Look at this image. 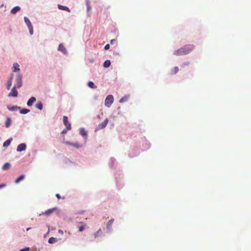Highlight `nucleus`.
Listing matches in <instances>:
<instances>
[{
  "label": "nucleus",
  "instance_id": "nucleus-2",
  "mask_svg": "<svg viewBox=\"0 0 251 251\" xmlns=\"http://www.w3.org/2000/svg\"><path fill=\"white\" fill-rule=\"evenodd\" d=\"M114 101L113 96L111 95H108L105 100V105L107 107H110Z\"/></svg>",
  "mask_w": 251,
  "mask_h": 251
},
{
  "label": "nucleus",
  "instance_id": "nucleus-11",
  "mask_svg": "<svg viewBox=\"0 0 251 251\" xmlns=\"http://www.w3.org/2000/svg\"><path fill=\"white\" fill-rule=\"evenodd\" d=\"M13 75H11L10 76L8 80L7 81V84H6V88L8 90H9L11 85H12V82L13 80Z\"/></svg>",
  "mask_w": 251,
  "mask_h": 251
},
{
  "label": "nucleus",
  "instance_id": "nucleus-5",
  "mask_svg": "<svg viewBox=\"0 0 251 251\" xmlns=\"http://www.w3.org/2000/svg\"><path fill=\"white\" fill-rule=\"evenodd\" d=\"M108 123V119L107 118H106L103 122H102L96 128V130H98L104 128L106 126Z\"/></svg>",
  "mask_w": 251,
  "mask_h": 251
},
{
  "label": "nucleus",
  "instance_id": "nucleus-13",
  "mask_svg": "<svg viewBox=\"0 0 251 251\" xmlns=\"http://www.w3.org/2000/svg\"><path fill=\"white\" fill-rule=\"evenodd\" d=\"M179 71V68L178 67H175L172 68L170 71V74L174 75L176 74Z\"/></svg>",
  "mask_w": 251,
  "mask_h": 251
},
{
  "label": "nucleus",
  "instance_id": "nucleus-17",
  "mask_svg": "<svg viewBox=\"0 0 251 251\" xmlns=\"http://www.w3.org/2000/svg\"><path fill=\"white\" fill-rule=\"evenodd\" d=\"M102 234V232L101 229H99L94 234L95 238H96L100 236H101Z\"/></svg>",
  "mask_w": 251,
  "mask_h": 251
},
{
  "label": "nucleus",
  "instance_id": "nucleus-38",
  "mask_svg": "<svg viewBox=\"0 0 251 251\" xmlns=\"http://www.w3.org/2000/svg\"><path fill=\"white\" fill-rule=\"evenodd\" d=\"M6 186V185L5 184H0V189L4 188Z\"/></svg>",
  "mask_w": 251,
  "mask_h": 251
},
{
  "label": "nucleus",
  "instance_id": "nucleus-16",
  "mask_svg": "<svg viewBox=\"0 0 251 251\" xmlns=\"http://www.w3.org/2000/svg\"><path fill=\"white\" fill-rule=\"evenodd\" d=\"M21 8L19 6H15L11 10V13L13 14H16L17 12L19 11Z\"/></svg>",
  "mask_w": 251,
  "mask_h": 251
},
{
  "label": "nucleus",
  "instance_id": "nucleus-20",
  "mask_svg": "<svg viewBox=\"0 0 251 251\" xmlns=\"http://www.w3.org/2000/svg\"><path fill=\"white\" fill-rule=\"evenodd\" d=\"M19 65L16 63L13 64V72L19 71L20 70Z\"/></svg>",
  "mask_w": 251,
  "mask_h": 251
},
{
  "label": "nucleus",
  "instance_id": "nucleus-24",
  "mask_svg": "<svg viewBox=\"0 0 251 251\" xmlns=\"http://www.w3.org/2000/svg\"><path fill=\"white\" fill-rule=\"evenodd\" d=\"M111 64L110 61L109 60H107L104 61L103 63V67L104 68H108L110 66Z\"/></svg>",
  "mask_w": 251,
  "mask_h": 251
},
{
  "label": "nucleus",
  "instance_id": "nucleus-39",
  "mask_svg": "<svg viewBox=\"0 0 251 251\" xmlns=\"http://www.w3.org/2000/svg\"><path fill=\"white\" fill-rule=\"evenodd\" d=\"M58 233L60 234L61 235L63 234V231L62 230L59 229L58 230Z\"/></svg>",
  "mask_w": 251,
  "mask_h": 251
},
{
  "label": "nucleus",
  "instance_id": "nucleus-12",
  "mask_svg": "<svg viewBox=\"0 0 251 251\" xmlns=\"http://www.w3.org/2000/svg\"><path fill=\"white\" fill-rule=\"evenodd\" d=\"M66 144L67 145H70V146H71L76 149H78L79 148H80L81 147V145H79L78 143H71V142H66Z\"/></svg>",
  "mask_w": 251,
  "mask_h": 251
},
{
  "label": "nucleus",
  "instance_id": "nucleus-18",
  "mask_svg": "<svg viewBox=\"0 0 251 251\" xmlns=\"http://www.w3.org/2000/svg\"><path fill=\"white\" fill-rule=\"evenodd\" d=\"M25 176L24 175H21L15 180V183H19L21 180H23L25 178Z\"/></svg>",
  "mask_w": 251,
  "mask_h": 251
},
{
  "label": "nucleus",
  "instance_id": "nucleus-14",
  "mask_svg": "<svg viewBox=\"0 0 251 251\" xmlns=\"http://www.w3.org/2000/svg\"><path fill=\"white\" fill-rule=\"evenodd\" d=\"M58 50L64 53H66V50L62 44H60L58 47Z\"/></svg>",
  "mask_w": 251,
  "mask_h": 251
},
{
  "label": "nucleus",
  "instance_id": "nucleus-15",
  "mask_svg": "<svg viewBox=\"0 0 251 251\" xmlns=\"http://www.w3.org/2000/svg\"><path fill=\"white\" fill-rule=\"evenodd\" d=\"M58 8L60 10H65L69 12L71 11L70 9L67 6H63L60 4L58 5Z\"/></svg>",
  "mask_w": 251,
  "mask_h": 251
},
{
  "label": "nucleus",
  "instance_id": "nucleus-32",
  "mask_svg": "<svg viewBox=\"0 0 251 251\" xmlns=\"http://www.w3.org/2000/svg\"><path fill=\"white\" fill-rule=\"evenodd\" d=\"M86 225L84 224V225L80 226L79 227V231L81 232L85 228Z\"/></svg>",
  "mask_w": 251,
  "mask_h": 251
},
{
  "label": "nucleus",
  "instance_id": "nucleus-33",
  "mask_svg": "<svg viewBox=\"0 0 251 251\" xmlns=\"http://www.w3.org/2000/svg\"><path fill=\"white\" fill-rule=\"evenodd\" d=\"M86 6H87V10L88 11L90 10L91 7V6L90 5V3H89V1H87V2H86Z\"/></svg>",
  "mask_w": 251,
  "mask_h": 251
},
{
  "label": "nucleus",
  "instance_id": "nucleus-26",
  "mask_svg": "<svg viewBox=\"0 0 251 251\" xmlns=\"http://www.w3.org/2000/svg\"><path fill=\"white\" fill-rule=\"evenodd\" d=\"M11 140H12V139H11V140L8 139V140H6L3 144V147H7L10 145Z\"/></svg>",
  "mask_w": 251,
  "mask_h": 251
},
{
  "label": "nucleus",
  "instance_id": "nucleus-42",
  "mask_svg": "<svg viewBox=\"0 0 251 251\" xmlns=\"http://www.w3.org/2000/svg\"><path fill=\"white\" fill-rule=\"evenodd\" d=\"M91 61L92 62H93V60H91Z\"/></svg>",
  "mask_w": 251,
  "mask_h": 251
},
{
  "label": "nucleus",
  "instance_id": "nucleus-21",
  "mask_svg": "<svg viewBox=\"0 0 251 251\" xmlns=\"http://www.w3.org/2000/svg\"><path fill=\"white\" fill-rule=\"evenodd\" d=\"M10 168V164L9 163H5L2 167L3 170H7Z\"/></svg>",
  "mask_w": 251,
  "mask_h": 251
},
{
  "label": "nucleus",
  "instance_id": "nucleus-34",
  "mask_svg": "<svg viewBox=\"0 0 251 251\" xmlns=\"http://www.w3.org/2000/svg\"><path fill=\"white\" fill-rule=\"evenodd\" d=\"M20 251H29V248H25L24 249L21 250Z\"/></svg>",
  "mask_w": 251,
  "mask_h": 251
},
{
  "label": "nucleus",
  "instance_id": "nucleus-7",
  "mask_svg": "<svg viewBox=\"0 0 251 251\" xmlns=\"http://www.w3.org/2000/svg\"><path fill=\"white\" fill-rule=\"evenodd\" d=\"M63 124L66 126L67 130H71V125L70 123H69L68 119L67 116H63Z\"/></svg>",
  "mask_w": 251,
  "mask_h": 251
},
{
  "label": "nucleus",
  "instance_id": "nucleus-25",
  "mask_svg": "<svg viewBox=\"0 0 251 251\" xmlns=\"http://www.w3.org/2000/svg\"><path fill=\"white\" fill-rule=\"evenodd\" d=\"M11 124V120L10 118H7L5 122V126L8 127Z\"/></svg>",
  "mask_w": 251,
  "mask_h": 251
},
{
  "label": "nucleus",
  "instance_id": "nucleus-31",
  "mask_svg": "<svg viewBox=\"0 0 251 251\" xmlns=\"http://www.w3.org/2000/svg\"><path fill=\"white\" fill-rule=\"evenodd\" d=\"M29 111H30V110L29 109L24 108V109H22L20 111V113L22 114H25L28 113Z\"/></svg>",
  "mask_w": 251,
  "mask_h": 251
},
{
  "label": "nucleus",
  "instance_id": "nucleus-29",
  "mask_svg": "<svg viewBox=\"0 0 251 251\" xmlns=\"http://www.w3.org/2000/svg\"><path fill=\"white\" fill-rule=\"evenodd\" d=\"M20 107H18L17 106H12V107H8V110H10V111H16L18 109H20Z\"/></svg>",
  "mask_w": 251,
  "mask_h": 251
},
{
  "label": "nucleus",
  "instance_id": "nucleus-28",
  "mask_svg": "<svg viewBox=\"0 0 251 251\" xmlns=\"http://www.w3.org/2000/svg\"><path fill=\"white\" fill-rule=\"evenodd\" d=\"M56 241H57L56 239L55 238H54V237H51L50 238L49 240H48L49 243H50V244L54 243H55Z\"/></svg>",
  "mask_w": 251,
  "mask_h": 251
},
{
  "label": "nucleus",
  "instance_id": "nucleus-6",
  "mask_svg": "<svg viewBox=\"0 0 251 251\" xmlns=\"http://www.w3.org/2000/svg\"><path fill=\"white\" fill-rule=\"evenodd\" d=\"M17 87L14 86L13 88L11 89V92L8 94V96L10 97H17L18 96V91L16 90V89Z\"/></svg>",
  "mask_w": 251,
  "mask_h": 251
},
{
  "label": "nucleus",
  "instance_id": "nucleus-9",
  "mask_svg": "<svg viewBox=\"0 0 251 251\" xmlns=\"http://www.w3.org/2000/svg\"><path fill=\"white\" fill-rule=\"evenodd\" d=\"M36 99L34 97H31L27 102V105L28 106H31L33 105V103L35 102Z\"/></svg>",
  "mask_w": 251,
  "mask_h": 251
},
{
  "label": "nucleus",
  "instance_id": "nucleus-23",
  "mask_svg": "<svg viewBox=\"0 0 251 251\" xmlns=\"http://www.w3.org/2000/svg\"><path fill=\"white\" fill-rule=\"evenodd\" d=\"M128 99V96H125L123 97H122L120 100V101L119 102L120 103H123V102H126L127 100Z\"/></svg>",
  "mask_w": 251,
  "mask_h": 251
},
{
  "label": "nucleus",
  "instance_id": "nucleus-30",
  "mask_svg": "<svg viewBox=\"0 0 251 251\" xmlns=\"http://www.w3.org/2000/svg\"><path fill=\"white\" fill-rule=\"evenodd\" d=\"M88 86L91 88H96L97 87V86L95 85L94 83L92 81L88 82Z\"/></svg>",
  "mask_w": 251,
  "mask_h": 251
},
{
  "label": "nucleus",
  "instance_id": "nucleus-10",
  "mask_svg": "<svg viewBox=\"0 0 251 251\" xmlns=\"http://www.w3.org/2000/svg\"><path fill=\"white\" fill-rule=\"evenodd\" d=\"M55 209V208L49 209L47 210H46L45 212H43L42 214H41L40 215H45L46 216H49L51 213H52V212H53V211Z\"/></svg>",
  "mask_w": 251,
  "mask_h": 251
},
{
  "label": "nucleus",
  "instance_id": "nucleus-8",
  "mask_svg": "<svg viewBox=\"0 0 251 251\" xmlns=\"http://www.w3.org/2000/svg\"><path fill=\"white\" fill-rule=\"evenodd\" d=\"M26 145L24 143H22L19 145L17 148V151L18 152H21L24 151L26 149Z\"/></svg>",
  "mask_w": 251,
  "mask_h": 251
},
{
  "label": "nucleus",
  "instance_id": "nucleus-27",
  "mask_svg": "<svg viewBox=\"0 0 251 251\" xmlns=\"http://www.w3.org/2000/svg\"><path fill=\"white\" fill-rule=\"evenodd\" d=\"M80 134L82 136L86 137L87 135V132L84 129L82 128L80 130Z\"/></svg>",
  "mask_w": 251,
  "mask_h": 251
},
{
  "label": "nucleus",
  "instance_id": "nucleus-40",
  "mask_svg": "<svg viewBox=\"0 0 251 251\" xmlns=\"http://www.w3.org/2000/svg\"><path fill=\"white\" fill-rule=\"evenodd\" d=\"M56 197L58 199H60L61 198V196H60V195L59 194H56Z\"/></svg>",
  "mask_w": 251,
  "mask_h": 251
},
{
  "label": "nucleus",
  "instance_id": "nucleus-35",
  "mask_svg": "<svg viewBox=\"0 0 251 251\" xmlns=\"http://www.w3.org/2000/svg\"><path fill=\"white\" fill-rule=\"evenodd\" d=\"M110 48V46L109 44H106L105 46H104V50H108Z\"/></svg>",
  "mask_w": 251,
  "mask_h": 251
},
{
  "label": "nucleus",
  "instance_id": "nucleus-22",
  "mask_svg": "<svg viewBox=\"0 0 251 251\" xmlns=\"http://www.w3.org/2000/svg\"><path fill=\"white\" fill-rule=\"evenodd\" d=\"M114 219H111L110 220H109L107 224V228L108 229H110V228L111 227V226L113 223V222H114Z\"/></svg>",
  "mask_w": 251,
  "mask_h": 251
},
{
  "label": "nucleus",
  "instance_id": "nucleus-3",
  "mask_svg": "<svg viewBox=\"0 0 251 251\" xmlns=\"http://www.w3.org/2000/svg\"><path fill=\"white\" fill-rule=\"evenodd\" d=\"M24 20L25 24L28 26L30 35H32L33 34V27L30 20L26 17H24Z\"/></svg>",
  "mask_w": 251,
  "mask_h": 251
},
{
  "label": "nucleus",
  "instance_id": "nucleus-1",
  "mask_svg": "<svg viewBox=\"0 0 251 251\" xmlns=\"http://www.w3.org/2000/svg\"><path fill=\"white\" fill-rule=\"evenodd\" d=\"M194 48V47L193 45H187L175 50L174 54L177 56L185 55L192 51Z\"/></svg>",
  "mask_w": 251,
  "mask_h": 251
},
{
  "label": "nucleus",
  "instance_id": "nucleus-4",
  "mask_svg": "<svg viewBox=\"0 0 251 251\" xmlns=\"http://www.w3.org/2000/svg\"><path fill=\"white\" fill-rule=\"evenodd\" d=\"M22 76L21 75L18 74L16 77V84L14 85L17 88H20L22 85Z\"/></svg>",
  "mask_w": 251,
  "mask_h": 251
},
{
  "label": "nucleus",
  "instance_id": "nucleus-37",
  "mask_svg": "<svg viewBox=\"0 0 251 251\" xmlns=\"http://www.w3.org/2000/svg\"><path fill=\"white\" fill-rule=\"evenodd\" d=\"M115 42H116V40H115V39H112V40L110 41V44H111V45L114 44Z\"/></svg>",
  "mask_w": 251,
  "mask_h": 251
},
{
  "label": "nucleus",
  "instance_id": "nucleus-41",
  "mask_svg": "<svg viewBox=\"0 0 251 251\" xmlns=\"http://www.w3.org/2000/svg\"><path fill=\"white\" fill-rule=\"evenodd\" d=\"M30 229V228H27L26 229V230H27V231H28V230H29V229Z\"/></svg>",
  "mask_w": 251,
  "mask_h": 251
},
{
  "label": "nucleus",
  "instance_id": "nucleus-36",
  "mask_svg": "<svg viewBox=\"0 0 251 251\" xmlns=\"http://www.w3.org/2000/svg\"><path fill=\"white\" fill-rule=\"evenodd\" d=\"M68 130H67V129H64V130H63L62 131H61V134H66Z\"/></svg>",
  "mask_w": 251,
  "mask_h": 251
},
{
  "label": "nucleus",
  "instance_id": "nucleus-19",
  "mask_svg": "<svg viewBox=\"0 0 251 251\" xmlns=\"http://www.w3.org/2000/svg\"><path fill=\"white\" fill-rule=\"evenodd\" d=\"M35 107L37 109L42 110L43 109V104L41 101H38L36 104Z\"/></svg>",
  "mask_w": 251,
  "mask_h": 251
}]
</instances>
